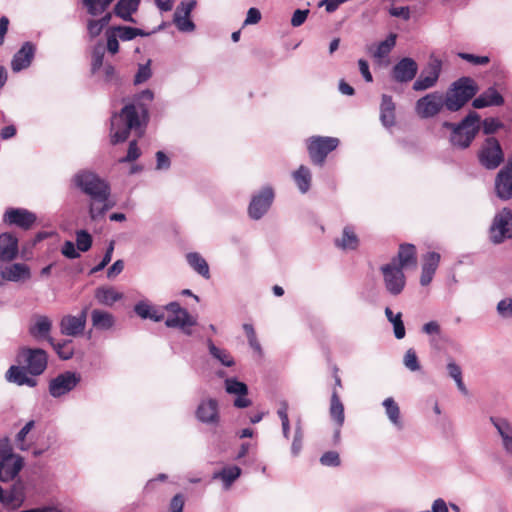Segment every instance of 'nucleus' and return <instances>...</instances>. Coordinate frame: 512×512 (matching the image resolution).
<instances>
[{
	"label": "nucleus",
	"instance_id": "f257e3e1",
	"mask_svg": "<svg viewBox=\"0 0 512 512\" xmlns=\"http://www.w3.org/2000/svg\"><path fill=\"white\" fill-rule=\"evenodd\" d=\"M153 99V91L145 89L135 95L132 103L125 105L120 113L112 116L110 128L112 144L124 142L132 130L138 136L144 133L148 121V107Z\"/></svg>",
	"mask_w": 512,
	"mask_h": 512
},
{
	"label": "nucleus",
	"instance_id": "f03ea898",
	"mask_svg": "<svg viewBox=\"0 0 512 512\" xmlns=\"http://www.w3.org/2000/svg\"><path fill=\"white\" fill-rule=\"evenodd\" d=\"M72 183L82 193L89 196V216L96 221L102 218L114 203L110 201L111 189L108 182L90 170H80L72 178Z\"/></svg>",
	"mask_w": 512,
	"mask_h": 512
},
{
	"label": "nucleus",
	"instance_id": "7ed1b4c3",
	"mask_svg": "<svg viewBox=\"0 0 512 512\" xmlns=\"http://www.w3.org/2000/svg\"><path fill=\"white\" fill-rule=\"evenodd\" d=\"M443 127L451 131L449 141L454 148H468L481 128L480 115L470 111L459 123L445 121Z\"/></svg>",
	"mask_w": 512,
	"mask_h": 512
},
{
	"label": "nucleus",
	"instance_id": "20e7f679",
	"mask_svg": "<svg viewBox=\"0 0 512 512\" xmlns=\"http://www.w3.org/2000/svg\"><path fill=\"white\" fill-rule=\"evenodd\" d=\"M476 81L468 76H463L449 86L444 95L446 109L450 112H457L465 106L478 92Z\"/></svg>",
	"mask_w": 512,
	"mask_h": 512
},
{
	"label": "nucleus",
	"instance_id": "39448f33",
	"mask_svg": "<svg viewBox=\"0 0 512 512\" xmlns=\"http://www.w3.org/2000/svg\"><path fill=\"white\" fill-rule=\"evenodd\" d=\"M340 144V140L330 136H311L306 139V148L311 162L323 166L329 153Z\"/></svg>",
	"mask_w": 512,
	"mask_h": 512
},
{
	"label": "nucleus",
	"instance_id": "423d86ee",
	"mask_svg": "<svg viewBox=\"0 0 512 512\" xmlns=\"http://www.w3.org/2000/svg\"><path fill=\"white\" fill-rule=\"evenodd\" d=\"M17 363L23 365L31 376L41 375L47 368L48 355L40 348L23 347L19 350Z\"/></svg>",
	"mask_w": 512,
	"mask_h": 512
},
{
	"label": "nucleus",
	"instance_id": "0eeeda50",
	"mask_svg": "<svg viewBox=\"0 0 512 512\" xmlns=\"http://www.w3.org/2000/svg\"><path fill=\"white\" fill-rule=\"evenodd\" d=\"M477 156L480 164L488 170L498 168L504 161V152L495 137H487L483 141Z\"/></svg>",
	"mask_w": 512,
	"mask_h": 512
},
{
	"label": "nucleus",
	"instance_id": "6e6552de",
	"mask_svg": "<svg viewBox=\"0 0 512 512\" xmlns=\"http://www.w3.org/2000/svg\"><path fill=\"white\" fill-rule=\"evenodd\" d=\"M164 310L168 312V316L165 319V325L169 328H179L186 335H191V326L196 325V318L191 316L189 312L182 308L178 302H170Z\"/></svg>",
	"mask_w": 512,
	"mask_h": 512
},
{
	"label": "nucleus",
	"instance_id": "1a4fd4ad",
	"mask_svg": "<svg viewBox=\"0 0 512 512\" xmlns=\"http://www.w3.org/2000/svg\"><path fill=\"white\" fill-rule=\"evenodd\" d=\"M380 271L386 291L392 296L401 294L406 285V277L403 269L397 266L396 260L393 259L390 263L382 265Z\"/></svg>",
	"mask_w": 512,
	"mask_h": 512
},
{
	"label": "nucleus",
	"instance_id": "9d476101",
	"mask_svg": "<svg viewBox=\"0 0 512 512\" xmlns=\"http://www.w3.org/2000/svg\"><path fill=\"white\" fill-rule=\"evenodd\" d=\"M274 197V189L270 185L263 186L255 192L248 206L249 217L253 220H260L270 209Z\"/></svg>",
	"mask_w": 512,
	"mask_h": 512
},
{
	"label": "nucleus",
	"instance_id": "9b49d317",
	"mask_svg": "<svg viewBox=\"0 0 512 512\" xmlns=\"http://www.w3.org/2000/svg\"><path fill=\"white\" fill-rule=\"evenodd\" d=\"M446 108V100L441 92L435 91L419 98L415 103V112L422 119L433 118L443 108Z\"/></svg>",
	"mask_w": 512,
	"mask_h": 512
},
{
	"label": "nucleus",
	"instance_id": "f8f14e48",
	"mask_svg": "<svg viewBox=\"0 0 512 512\" xmlns=\"http://www.w3.org/2000/svg\"><path fill=\"white\" fill-rule=\"evenodd\" d=\"M81 382V374L65 371L49 381L48 390L53 398H61L73 391Z\"/></svg>",
	"mask_w": 512,
	"mask_h": 512
},
{
	"label": "nucleus",
	"instance_id": "ddd939ff",
	"mask_svg": "<svg viewBox=\"0 0 512 512\" xmlns=\"http://www.w3.org/2000/svg\"><path fill=\"white\" fill-rule=\"evenodd\" d=\"M490 232L491 240L495 244L512 237V211L509 208H503L495 215Z\"/></svg>",
	"mask_w": 512,
	"mask_h": 512
},
{
	"label": "nucleus",
	"instance_id": "4468645a",
	"mask_svg": "<svg viewBox=\"0 0 512 512\" xmlns=\"http://www.w3.org/2000/svg\"><path fill=\"white\" fill-rule=\"evenodd\" d=\"M195 417L202 424L217 426L221 419L218 400L211 397L201 399L195 410Z\"/></svg>",
	"mask_w": 512,
	"mask_h": 512
},
{
	"label": "nucleus",
	"instance_id": "2eb2a0df",
	"mask_svg": "<svg viewBox=\"0 0 512 512\" xmlns=\"http://www.w3.org/2000/svg\"><path fill=\"white\" fill-rule=\"evenodd\" d=\"M36 214L24 208H9L5 211L3 221L24 230L30 229L36 222Z\"/></svg>",
	"mask_w": 512,
	"mask_h": 512
},
{
	"label": "nucleus",
	"instance_id": "dca6fc26",
	"mask_svg": "<svg viewBox=\"0 0 512 512\" xmlns=\"http://www.w3.org/2000/svg\"><path fill=\"white\" fill-rule=\"evenodd\" d=\"M88 307H84L77 316L66 315L60 321V331L65 336L76 337L83 333L87 321Z\"/></svg>",
	"mask_w": 512,
	"mask_h": 512
},
{
	"label": "nucleus",
	"instance_id": "f3484780",
	"mask_svg": "<svg viewBox=\"0 0 512 512\" xmlns=\"http://www.w3.org/2000/svg\"><path fill=\"white\" fill-rule=\"evenodd\" d=\"M195 0L182 1L175 10L173 22L180 32H193L195 24L190 19L192 10L196 7Z\"/></svg>",
	"mask_w": 512,
	"mask_h": 512
},
{
	"label": "nucleus",
	"instance_id": "a211bd4d",
	"mask_svg": "<svg viewBox=\"0 0 512 512\" xmlns=\"http://www.w3.org/2000/svg\"><path fill=\"white\" fill-rule=\"evenodd\" d=\"M495 192L501 200L512 198V160L498 172L495 178Z\"/></svg>",
	"mask_w": 512,
	"mask_h": 512
},
{
	"label": "nucleus",
	"instance_id": "6ab92c4d",
	"mask_svg": "<svg viewBox=\"0 0 512 512\" xmlns=\"http://www.w3.org/2000/svg\"><path fill=\"white\" fill-rule=\"evenodd\" d=\"M225 391L230 395H235L236 398L234 400V406L237 408H247L252 402L248 395V386L239 381L237 378L230 377L226 378L224 381Z\"/></svg>",
	"mask_w": 512,
	"mask_h": 512
},
{
	"label": "nucleus",
	"instance_id": "aec40b11",
	"mask_svg": "<svg viewBox=\"0 0 512 512\" xmlns=\"http://www.w3.org/2000/svg\"><path fill=\"white\" fill-rule=\"evenodd\" d=\"M417 72V62L410 57H404L393 66L392 77L398 83H408L415 78Z\"/></svg>",
	"mask_w": 512,
	"mask_h": 512
},
{
	"label": "nucleus",
	"instance_id": "412c9836",
	"mask_svg": "<svg viewBox=\"0 0 512 512\" xmlns=\"http://www.w3.org/2000/svg\"><path fill=\"white\" fill-rule=\"evenodd\" d=\"M36 53V45L30 41L23 43L11 60V69L18 73L30 67Z\"/></svg>",
	"mask_w": 512,
	"mask_h": 512
},
{
	"label": "nucleus",
	"instance_id": "4be33fe9",
	"mask_svg": "<svg viewBox=\"0 0 512 512\" xmlns=\"http://www.w3.org/2000/svg\"><path fill=\"white\" fill-rule=\"evenodd\" d=\"M24 466V459L20 455L0 459V480L12 481L18 476Z\"/></svg>",
	"mask_w": 512,
	"mask_h": 512
},
{
	"label": "nucleus",
	"instance_id": "5701e85b",
	"mask_svg": "<svg viewBox=\"0 0 512 512\" xmlns=\"http://www.w3.org/2000/svg\"><path fill=\"white\" fill-rule=\"evenodd\" d=\"M504 102L505 99L502 94L494 86H490L473 99L472 106L475 109H483L486 107H499Z\"/></svg>",
	"mask_w": 512,
	"mask_h": 512
},
{
	"label": "nucleus",
	"instance_id": "b1692460",
	"mask_svg": "<svg viewBox=\"0 0 512 512\" xmlns=\"http://www.w3.org/2000/svg\"><path fill=\"white\" fill-rule=\"evenodd\" d=\"M2 279L10 282H24L30 279L31 270L25 263H12L0 269Z\"/></svg>",
	"mask_w": 512,
	"mask_h": 512
},
{
	"label": "nucleus",
	"instance_id": "393cba45",
	"mask_svg": "<svg viewBox=\"0 0 512 512\" xmlns=\"http://www.w3.org/2000/svg\"><path fill=\"white\" fill-rule=\"evenodd\" d=\"M490 421L501 437L503 450L512 458V423L504 417H491Z\"/></svg>",
	"mask_w": 512,
	"mask_h": 512
},
{
	"label": "nucleus",
	"instance_id": "a878e982",
	"mask_svg": "<svg viewBox=\"0 0 512 512\" xmlns=\"http://www.w3.org/2000/svg\"><path fill=\"white\" fill-rule=\"evenodd\" d=\"M52 330V321L45 315H35L29 326V334L36 340H47L50 342L53 339L50 336Z\"/></svg>",
	"mask_w": 512,
	"mask_h": 512
},
{
	"label": "nucleus",
	"instance_id": "bb28decb",
	"mask_svg": "<svg viewBox=\"0 0 512 512\" xmlns=\"http://www.w3.org/2000/svg\"><path fill=\"white\" fill-rule=\"evenodd\" d=\"M19 253L18 239L12 233L0 234V261L11 262Z\"/></svg>",
	"mask_w": 512,
	"mask_h": 512
},
{
	"label": "nucleus",
	"instance_id": "cd10ccee",
	"mask_svg": "<svg viewBox=\"0 0 512 512\" xmlns=\"http://www.w3.org/2000/svg\"><path fill=\"white\" fill-rule=\"evenodd\" d=\"M34 377L29 374L28 369L20 364L12 365L5 373L6 380L18 386L35 387L37 380Z\"/></svg>",
	"mask_w": 512,
	"mask_h": 512
},
{
	"label": "nucleus",
	"instance_id": "c85d7f7f",
	"mask_svg": "<svg viewBox=\"0 0 512 512\" xmlns=\"http://www.w3.org/2000/svg\"><path fill=\"white\" fill-rule=\"evenodd\" d=\"M440 254L437 252H428L423 258L420 283L427 286L431 283L433 276L439 266Z\"/></svg>",
	"mask_w": 512,
	"mask_h": 512
},
{
	"label": "nucleus",
	"instance_id": "c756f323",
	"mask_svg": "<svg viewBox=\"0 0 512 512\" xmlns=\"http://www.w3.org/2000/svg\"><path fill=\"white\" fill-rule=\"evenodd\" d=\"M380 121L383 126L390 128L395 124V103L392 97L384 94L380 105Z\"/></svg>",
	"mask_w": 512,
	"mask_h": 512
},
{
	"label": "nucleus",
	"instance_id": "7c9ffc66",
	"mask_svg": "<svg viewBox=\"0 0 512 512\" xmlns=\"http://www.w3.org/2000/svg\"><path fill=\"white\" fill-rule=\"evenodd\" d=\"M25 499L24 487L22 484H14L9 490L4 491L1 503L9 508H17L22 505Z\"/></svg>",
	"mask_w": 512,
	"mask_h": 512
},
{
	"label": "nucleus",
	"instance_id": "2f4dec72",
	"mask_svg": "<svg viewBox=\"0 0 512 512\" xmlns=\"http://www.w3.org/2000/svg\"><path fill=\"white\" fill-rule=\"evenodd\" d=\"M141 0H119L115 7L114 13L119 18L128 22H135L132 15L138 10Z\"/></svg>",
	"mask_w": 512,
	"mask_h": 512
},
{
	"label": "nucleus",
	"instance_id": "473e14b6",
	"mask_svg": "<svg viewBox=\"0 0 512 512\" xmlns=\"http://www.w3.org/2000/svg\"><path fill=\"white\" fill-rule=\"evenodd\" d=\"M335 245L343 250H355L359 245V238L351 225L343 228L340 238L335 239Z\"/></svg>",
	"mask_w": 512,
	"mask_h": 512
},
{
	"label": "nucleus",
	"instance_id": "72a5a7b5",
	"mask_svg": "<svg viewBox=\"0 0 512 512\" xmlns=\"http://www.w3.org/2000/svg\"><path fill=\"white\" fill-rule=\"evenodd\" d=\"M123 298V294L113 287L101 286L95 290V299L101 305L112 306Z\"/></svg>",
	"mask_w": 512,
	"mask_h": 512
},
{
	"label": "nucleus",
	"instance_id": "f704fd0d",
	"mask_svg": "<svg viewBox=\"0 0 512 512\" xmlns=\"http://www.w3.org/2000/svg\"><path fill=\"white\" fill-rule=\"evenodd\" d=\"M292 178L301 194H306L311 188L312 173L305 165H300L297 170L292 173Z\"/></svg>",
	"mask_w": 512,
	"mask_h": 512
},
{
	"label": "nucleus",
	"instance_id": "c9c22d12",
	"mask_svg": "<svg viewBox=\"0 0 512 512\" xmlns=\"http://www.w3.org/2000/svg\"><path fill=\"white\" fill-rule=\"evenodd\" d=\"M188 265L205 279L210 278V269L205 258L198 252H189L186 254Z\"/></svg>",
	"mask_w": 512,
	"mask_h": 512
},
{
	"label": "nucleus",
	"instance_id": "e433bc0d",
	"mask_svg": "<svg viewBox=\"0 0 512 512\" xmlns=\"http://www.w3.org/2000/svg\"><path fill=\"white\" fill-rule=\"evenodd\" d=\"M241 472V468L236 465L227 466L220 471L215 472L212 478L214 480L220 479L223 483V488L228 490L232 484L240 477Z\"/></svg>",
	"mask_w": 512,
	"mask_h": 512
},
{
	"label": "nucleus",
	"instance_id": "4c0bfd02",
	"mask_svg": "<svg viewBox=\"0 0 512 512\" xmlns=\"http://www.w3.org/2000/svg\"><path fill=\"white\" fill-rule=\"evenodd\" d=\"M91 322L97 330H109L115 324V317L107 311L94 309L91 312Z\"/></svg>",
	"mask_w": 512,
	"mask_h": 512
},
{
	"label": "nucleus",
	"instance_id": "58836bf2",
	"mask_svg": "<svg viewBox=\"0 0 512 512\" xmlns=\"http://www.w3.org/2000/svg\"><path fill=\"white\" fill-rule=\"evenodd\" d=\"M382 405L385 409V413L394 427L398 430L403 429V422L401 420L399 405L392 397L384 399Z\"/></svg>",
	"mask_w": 512,
	"mask_h": 512
},
{
	"label": "nucleus",
	"instance_id": "ea45409f",
	"mask_svg": "<svg viewBox=\"0 0 512 512\" xmlns=\"http://www.w3.org/2000/svg\"><path fill=\"white\" fill-rule=\"evenodd\" d=\"M329 413L330 417L336 422V425L342 427L345 421L344 405L335 388L331 395Z\"/></svg>",
	"mask_w": 512,
	"mask_h": 512
},
{
	"label": "nucleus",
	"instance_id": "a19ab883",
	"mask_svg": "<svg viewBox=\"0 0 512 512\" xmlns=\"http://www.w3.org/2000/svg\"><path fill=\"white\" fill-rule=\"evenodd\" d=\"M396 260L397 266L402 269L410 265H416V248L412 244L400 245L398 257Z\"/></svg>",
	"mask_w": 512,
	"mask_h": 512
},
{
	"label": "nucleus",
	"instance_id": "79ce46f5",
	"mask_svg": "<svg viewBox=\"0 0 512 512\" xmlns=\"http://www.w3.org/2000/svg\"><path fill=\"white\" fill-rule=\"evenodd\" d=\"M207 347L210 355L223 366L231 367L235 364L231 354L226 349L217 347L211 339L207 340Z\"/></svg>",
	"mask_w": 512,
	"mask_h": 512
},
{
	"label": "nucleus",
	"instance_id": "37998d69",
	"mask_svg": "<svg viewBox=\"0 0 512 512\" xmlns=\"http://www.w3.org/2000/svg\"><path fill=\"white\" fill-rule=\"evenodd\" d=\"M387 320L393 325V332L396 339H403L406 335L405 326L402 320V314L399 312L394 314L389 308H385Z\"/></svg>",
	"mask_w": 512,
	"mask_h": 512
},
{
	"label": "nucleus",
	"instance_id": "c03bdc74",
	"mask_svg": "<svg viewBox=\"0 0 512 512\" xmlns=\"http://www.w3.org/2000/svg\"><path fill=\"white\" fill-rule=\"evenodd\" d=\"M49 344L54 348L55 352L62 360H69L74 354V348L71 340H64L62 342H55L51 339Z\"/></svg>",
	"mask_w": 512,
	"mask_h": 512
},
{
	"label": "nucleus",
	"instance_id": "a18cd8bd",
	"mask_svg": "<svg viewBox=\"0 0 512 512\" xmlns=\"http://www.w3.org/2000/svg\"><path fill=\"white\" fill-rule=\"evenodd\" d=\"M395 44L396 34L391 33L385 40L381 41L377 45L376 49L373 52V56L377 59H383L387 57L390 54L391 50L394 48Z\"/></svg>",
	"mask_w": 512,
	"mask_h": 512
},
{
	"label": "nucleus",
	"instance_id": "49530a36",
	"mask_svg": "<svg viewBox=\"0 0 512 512\" xmlns=\"http://www.w3.org/2000/svg\"><path fill=\"white\" fill-rule=\"evenodd\" d=\"M113 30L117 33V37H119L122 41H130L136 38L137 36H148L149 33L145 32L142 29L129 27V26H117L114 27Z\"/></svg>",
	"mask_w": 512,
	"mask_h": 512
},
{
	"label": "nucleus",
	"instance_id": "de8ad7c7",
	"mask_svg": "<svg viewBox=\"0 0 512 512\" xmlns=\"http://www.w3.org/2000/svg\"><path fill=\"white\" fill-rule=\"evenodd\" d=\"M442 66V60L432 55L421 73H425L426 76L432 78L435 82H438L442 72Z\"/></svg>",
	"mask_w": 512,
	"mask_h": 512
},
{
	"label": "nucleus",
	"instance_id": "09e8293b",
	"mask_svg": "<svg viewBox=\"0 0 512 512\" xmlns=\"http://www.w3.org/2000/svg\"><path fill=\"white\" fill-rule=\"evenodd\" d=\"M107 84L117 85L119 83V77L115 67L110 63H105L101 67L100 71L96 74Z\"/></svg>",
	"mask_w": 512,
	"mask_h": 512
},
{
	"label": "nucleus",
	"instance_id": "8fccbe9b",
	"mask_svg": "<svg viewBox=\"0 0 512 512\" xmlns=\"http://www.w3.org/2000/svg\"><path fill=\"white\" fill-rule=\"evenodd\" d=\"M34 425H35V422L33 420H30L17 433V435L15 437V443H16L17 448H19L20 450H22V451L28 450L29 446L25 442V439H26L27 435L29 434V432L34 427Z\"/></svg>",
	"mask_w": 512,
	"mask_h": 512
},
{
	"label": "nucleus",
	"instance_id": "3c124183",
	"mask_svg": "<svg viewBox=\"0 0 512 512\" xmlns=\"http://www.w3.org/2000/svg\"><path fill=\"white\" fill-rule=\"evenodd\" d=\"M103 59L104 47L102 45H98L93 49L92 52L91 72L93 75H96L100 71L104 64Z\"/></svg>",
	"mask_w": 512,
	"mask_h": 512
},
{
	"label": "nucleus",
	"instance_id": "603ef678",
	"mask_svg": "<svg viewBox=\"0 0 512 512\" xmlns=\"http://www.w3.org/2000/svg\"><path fill=\"white\" fill-rule=\"evenodd\" d=\"M77 249L81 252H86L91 248L92 237L86 230H79L76 233Z\"/></svg>",
	"mask_w": 512,
	"mask_h": 512
},
{
	"label": "nucleus",
	"instance_id": "864d4df0",
	"mask_svg": "<svg viewBox=\"0 0 512 512\" xmlns=\"http://www.w3.org/2000/svg\"><path fill=\"white\" fill-rule=\"evenodd\" d=\"M403 364L408 370H410L412 372L420 370V364L418 361V357L413 348H410L406 351L404 358H403Z\"/></svg>",
	"mask_w": 512,
	"mask_h": 512
},
{
	"label": "nucleus",
	"instance_id": "5fc2aeb1",
	"mask_svg": "<svg viewBox=\"0 0 512 512\" xmlns=\"http://www.w3.org/2000/svg\"><path fill=\"white\" fill-rule=\"evenodd\" d=\"M437 82H435L432 78L425 75V73H421L416 81L413 83L414 91H425L430 88H433Z\"/></svg>",
	"mask_w": 512,
	"mask_h": 512
},
{
	"label": "nucleus",
	"instance_id": "6e6d98bb",
	"mask_svg": "<svg viewBox=\"0 0 512 512\" xmlns=\"http://www.w3.org/2000/svg\"><path fill=\"white\" fill-rule=\"evenodd\" d=\"M457 55L462 60H465L475 66H485L490 62V58L488 56H478L466 52H459Z\"/></svg>",
	"mask_w": 512,
	"mask_h": 512
},
{
	"label": "nucleus",
	"instance_id": "4d7b16f0",
	"mask_svg": "<svg viewBox=\"0 0 512 512\" xmlns=\"http://www.w3.org/2000/svg\"><path fill=\"white\" fill-rule=\"evenodd\" d=\"M504 124L497 118H486L482 122V130L486 135H491L502 129Z\"/></svg>",
	"mask_w": 512,
	"mask_h": 512
},
{
	"label": "nucleus",
	"instance_id": "13d9d810",
	"mask_svg": "<svg viewBox=\"0 0 512 512\" xmlns=\"http://www.w3.org/2000/svg\"><path fill=\"white\" fill-rule=\"evenodd\" d=\"M152 76L150 68V61L146 64H141L138 67V71L134 77V83L136 85L146 82Z\"/></svg>",
	"mask_w": 512,
	"mask_h": 512
},
{
	"label": "nucleus",
	"instance_id": "bf43d9fd",
	"mask_svg": "<svg viewBox=\"0 0 512 512\" xmlns=\"http://www.w3.org/2000/svg\"><path fill=\"white\" fill-rule=\"evenodd\" d=\"M340 457H339V454L338 452L336 451H328V452H325L321 457H320V463L323 465V466H328V467H337L340 465Z\"/></svg>",
	"mask_w": 512,
	"mask_h": 512
},
{
	"label": "nucleus",
	"instance_id": "052dcab7",
	"mask_svg": "<svg viewBox=\"0 0 512 512\" xmlns=\"http://www.w3.org/2000/svg\"><path fill=\"white\" fill-rule=\"evenodd\" d=\"M113 251H114V242L111 241L109 246L107 247V250L103 256V259H101V262L96 265L95 267H93L90 271L91 274H95L101 270H103L108 264L109 262L111 261L112 259V255H113Z\"/></svg>",
	"mask_w": 512,
	"mask_h": 512
},
{
	"label": "nucleus",
	"instance_id": "680f3d73",
	"mask_svg": "<svg viewBox=\"0 0 512 512\" xmlns=\"http://www.w3.org/2000/svg\"><path fill=\"white\" fill-rule=\"evenodd\" d=\"M497 312L502 318H512V299L505 298L498 302Z\"/></svg>",
	"mask_w": 512,
	"mask_h": 512
},
{
	"label": "nucleus",
	"instance_id": "e2e57ef3",
	"mask_svg": "<svg viewBox=\"0 0 512 512\" xmlns=\"http://www.w3.org/2000/svg\"><path fill=\"white\" fill-rule=\"evenodd\" d=\"M153 307L148 301H139L135 304L134 311L140 318L148 319Z\"/></svg>",
	"mask_w": 512,
	"mask_h": 512
},
{
	"label": "nucleus",
	"instance_id": "0e129e2a",
	"mask_svg": "<svg viewBox=\"0 0 512 512\" xmlns=\"http://www.w3.org/2000/svg\"><path fill=\"white\" fill-rule=\"evenodd\" d=\"M389 14L392 17L401 18L405 21H408L411 17L410 8L408 6L391 7Z\"/></svg>",
	"mask_w": 512,
	"mask_h": 512
},
{
	"label": "nucleus",
	"instance_id": "69168bd1",
	"mask_svg": "<svg viewBox=\"0 0 512 512\" xmlns=\"http://www.w3.org/2000/svg\"><path fill=\"white\" fill-rule=\"evenodd\" d=\"M308 14H309V10L308 9H305V10L297 9V10H295L293 15H292V18H291V25L293 27L301 26L306 21V19L308 17Z\"/></svg>",
	"mask_w": 512,
	"mask_h": 512
},
{
	"label": "nucleus",
	"instance_id": "338daca9",
	"mask_svg": "<svg viewBox=\"0 0 512 512\" xmlns=\"http://www.w3.org/2000/svg\"><path fill=\"white\" fill-rule=\"evenodd\" d=\"M140 156V150L137 146L136 141H131L129 143L127 155L122 158L121 162H132L135 161Z\"/></svg>",
	"mask_w": 512,
	"mask_h": 512
},
{
	"label": "nucleus",
	"instance_id": "774afa93",
	"mask_svg": "<svg viewBox=\"0 0 512 512\" xmlns=\"http://www.w3.org/2000/svg\"><path fill=\"white\" fill-rule=\"evenodd\" d=\"M184 496L180 493L173 496L169 504V512H183Z\"/></svg>",
	"mask_w": 512,
	"mask_h": 512
}]
</instances>
